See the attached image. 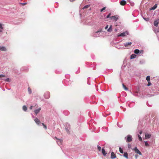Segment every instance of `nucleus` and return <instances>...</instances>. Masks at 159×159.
Returning <instances> with one entry per match:
<instances>
[{
  "label": "nucleus",
  "mask_w": 159,
  "mask_h": 159,
  "mask_svg": "<svg viewBox=\"0 0 159 159\" xmlns=\"http://www.w3.org/2000/svg\"><path fill=\"white\" fill-rule=\"evenodd\" d=\"M134 52L139 56H141L143 54V50H139L138 49H136L134 50Z\"/></svg>",
  "instance_id": "obj_1"
},
{
  "label": "nucleus",
  "mask_w": 159,
  "mask_h": 159,
  "mask_svg": "<svg viewBox=\"0 0 159 159\" xmlns=\"http://www.w3.org/2000/svg\"><path fill=\"white\" fill-rule=\"evenodd\" d=\"M65 129L67 133H69V129H70V125L68 123L65 124Z\"/></svg>",
  "instance_id": "obj_2"
},
{
  "label": "nucleus",
  "mask_w": 159,
  "mask_h": 159,
  "mask_svg": "<svg viewBox=\"0 0 159 159\" xmlns=\"http://www.w3.org/2000/svg\"><path fill=\"white\" fill-rule=\"evenodd\" d=\"M132 149L137 154H139L140 155H142V154L141 152L139 151V150L136 147H135L133 148H132Z\"/></svg>",
  "instance_id": "obj_3"
},
{
  "label": "nucleus",
  "mask_w": 159,
  "mask_h": 159,
  "mask_svg": "<svg viewBox=\"0 0 159 159\" xmlns=\"http://www.w3.org/2000/svg\"><path fill=\"white\" fill-rule=\"evenodd\" d=\"M128 34V32L127 31L123 32L120 34H118L117 37H124Z\"/></svg>",
  "instance_id": "obj_4"
},
{
  "label": "nucleus",
  "mask_w": 159,
  "mask_h": 159,
  "mask_svg": "<svg viewBox=\"0 0 159 159\" xmlns=\"http://www.w3.org/2000/svg\"><path fill=\"white\" fill-rule=\"evenodd\" d=\"M129 61L128 58H126L124 61L123 64L122 66L123 67H125L126 65H127V62Z\"/></svg>",
  "instance_id": "obj_5"
},
{
  "label": "nucleus",
  "mask_w": 159,
  "mask_h": 159,
  "mask_svg": "<svg viewBox=\"0 0 159 159\" xmlns=\"http://www.w3.org/2000/svg\"><path fill=\"white\" fill-rule=\"evenodd\" d=\"M123 45L125 46V47H123L122 48L120 47L119 48H118V49H120V48H128V47L129 46V42H127L125 43H124L123 44Z\"/></svg>",
  "instance_id": "obj_6"
},
{
  "label": "nucleus",
  "mask_w": 159,
  "mask_h": 159,
  "mask_svg": "<svg viewBox=\"0 0 159 159\" xmlns=\"http://www.w3.org/2000/svg\"><path fill=\"white\" fill-rule=\"evenodd\" d=\"M54 139H57V143L59 145H60L61 144V143L62 142V140L61 139H58L56 137H54Z\"/></svg>",
  "instance_id": "obj_7"
},
{
  "label": "nucleus",
  "mask_w": 159,
  "mask_h": 159,
  "mask_svg": "<svg viewBox=\"0 0 159 159\" xmlns=\"http://www.w3.org/2000/svg\"><path fill=\"white\" fill-rule=\"evenodd\" d=\"M159 22V19H156V20H155L154 22V26H155L156 27L158 26V24Z\"/></svg>",
  "instance_id": "obj_8"
},
{
  "label": "nucleus",
  "mask_w": 159,
  "mask_h": 159,
  "mask_svg": "<svg viewBox=\"0 0 159 159\" xmlns=\"http://www.w3.org/2000/svg\"><path fill=\"white\" fill-rule=\"evenodd\" d=\"M102 32V30L100 29L98 31L96 32H95L94 34H93V35L94 37H99V35H96L97 34H98V33H99L101 32Z\"/></svg>",
  "instance_id": "obj_9"
},
{
  "label": "nucleus",
  "mask_w": 159,
  "mask_h": 159,
  "mask_svg": "<svg viewBox=\"0 0 159 159\" xmlns=\"http://www.w3.org/2000/svg\"><path fill=\"white\" fill-rule=\"evenodd\" d=\"M44 97L46 98H48L50 97V93L49 92L46 93L44 94Z\"/></svg>",
  "instance_id": "obj_10"
},
{
  "label": "nucleus",
  "mask_w": 159,
  "mask_h": 159,
  "mask_svg": "<svg viewBox=\"0 0 159 159\" xmlns=\"http://www.w3.org/2000/svg\"><path fill=\"white\" fill-rule=\"evenodd\" d=\"M34 121L38 125H39L40 124H41V122L40 120L37 118H35L34 119Z\"/></svg>",
  "instance_id": "obj_11"
},
{
  "label": "nucleus",
  "mask_w": 159,
  "mask_h": 159,
  "mask_svg": "<svg viewBox=\"0 0 159 159\" xmlns=\"http://www.w3.org/2000/svg\"><path fill=\"white\" fill-rule=\"evenodd\" d=\"M111 20H114L115 21H116L118 20V17L117 16H111Z\"/></svg>",
  "instance_id": "obj_12"
},
{
  "label": "nucleus",
  "mask_w": 159,
  "mask_h": 159,
  "mask_svg": "<svg viewBox=\"0 0 159 159\" xmlns=\"http://www.w3.org/2000/svg\"><path fill=\"white\" fill-rule=\"evenodd\" d=\"M151 136V135L147 133L145 134V139H149Z\"/></svg>",
  "instance_id": "obj_13"
},
{
  "label": "nucleus",
  "mask_w": 159,
  "mask_h": 159,
  "mask_svg": "<svg viewBox=\"0 0 159 159\" xmlns=\"http://www.w3.org/2000/svg\"><path fill=\"white\" fill-rule=\"evenodd\" d=\"M0 50L2 51H7V49L5 47L0 46Z\"/></svg>",
  "instance_id": "obj_14"
},
{
  "label": "nucleus",
  "mask_w": 159,
  "mask_h": 159,
  "mask_svg": "<svg viewBox=\"0 0 159 159\" xmlns=\"http://www.w3.org/2000/svg\"><path fill=\"white\" fill-rule=\"evenodd\" d=\"M41 110V107H39V108L38 109H36V110H35L34 111V113L36 114H37L38 113H39V111H40Z\"/></svg>",
  "instance_id": "obj_15"
},
{
  "label": "nucleus",
  "mask_w": 159,
  "mask_h": 159,
  "mask_svg": "<svg viewBox=\"0 0 159 159\" xmlns=\"http://www.w3.org/2000/svg\"><path fill=\"white\" fill-rule=\"evenodd\" d=\"M111 157L112 159H114L116 157V155L113 152L111 153Z\"/></svg>",
  "instance_id": "obj_16"
},
{
  "label": "nucleus",
  "mask_w": 159,
  "mask_h": 159,
  "mask_svg": "<svg viewBox=\"0 0 159 159\" xmlns=\"http://www.w3.org/2000/svg\"><path fill=\"white\" fill-rule=\"evenodd\" d=\"M120 4L121 5L124 6L126 4V2L125 0H123L120 2Z\"/></svg>",
  "instance_id": "obj_17"
},
{
  "label": "nucleus",
  "mask_w": 159,
  "mask_h": 159,
  "mask_svg": "<svg viewBox=\"0 0 159 159\" xmlns=\"http://www.w3.org/2000/svg\"><path fill=\"white\" fill-rule=\"evenodd\" d=\"M107 31L108 32H111L112 31V25H111L110 26L109 28V29H108V30H107Z\"/></svg>",
  "instance_id": "obj_18"
},
{
  "label": "nucleus",
  "mask_w": 159,
  "mask_h": 159,
  "mask_svg": "<svg viewBox=\"0 0 159 159\" xmlns=\"http://www.w3.org/2000/svg\"><path fill=\"white\" fill-rule=\"evenodd\" d=\"M157 7V4H155L154 6L152 7L150 9L151 10H154Z\"/></svg>",
  "instance_id": "obj_19"
},
{
  "label": "nucleus",
  "mask_w": 159,
  "mask_h": 159,
  "mask_svg": "<svg viewBox=\"0 0 159 159\" xmlns=\"http://www.w3.org/2000/svg\"><path fill=\"white\" fill-rule=\"evenodd\" d=\"M136 57V55L135 54H132L130 57V59H133L134 58H135Z\"/></svg>",
  "instance_id": "obj_20"
},
{
  "label": "nucleus",
  "mask_w": 159,
  "mask_h": 159,
  "mask_svg": "<svg viewBox=\"0 0 159 159\" xmlns=\"http://www.w3.org/2000/svg\"><path fill=\"white\" fill-rule=\"evenodd\" d=\"M102 153L105 156L106 154V153H105V149L104 148H102Z\"/></svg>",
  "instance_id": "obj_21"
},
{
  "label": "nucleus",
  "mask_w": 159,
  "mask_h": 159,
  "mask_svg": "<svg viewBox=\"0 0 159 159\" xmlns=\"http://www.w3.org/2000/svg\"><path fill=\"white\" fill-rule=\"evenodd\" d=\"M23 110L24 111H26L27 110V107L25 105H24L23 107Z\"/></svg>",
  "instance_id": "obj_22"
},
{
  "label": "nucleus",
  "mask_w": 159,
  "mask_h": 159,
  "mask_svg": "<svg viewBox=\"0 0 159 159\" xmlns=\"http://www.w3.org/2000/svg\"><path fill=\"white\" fill-rule=\"evenodd\" d=\"M138 136L139 138V141L142 142V137L139 134H138Z\"/></svg>",
  "instance_id": "obj_23"
},
{
  "label": "nucleus",
  "mask_w": 159,
  "mask_h": 159,
  "mask_svg": "<svg viewBox=\"0 0 159 159\" xmlns=\"http://www.w3.org/2000/svg\"><path fill=\"white\" fill-rule=\"evenodd\" d=\"M139 63L140 64H143L145 63V61L144 60H142L140 61Z\"/></svg>",
  "instance_id": "obj_24"
},
{
  "label": "nucleus",
  "mask_w": 159,
  "mask_h": 159,
  "mask_svg": "<svg viewBox=\"0 0 159 159\" xmlns=\"http://www.w3.org/2000/svg\"><path fill=\"white\" fill-rule=\"evenodd\" d=\"M125 139H126V141L127 142H129V135H128L127 136V138L126 139V137H125Z\"/></svg>",
  "instance_id": "obj_25"
},
{
  "label": "nucleus",
  "mask_w": 159,
  "mask_h": 159,
  "mask_svg": "<svg viewBox=\"0 0 159 159\" xmlns=\"http://www.w3.org/2000/svg\"><path fill=\"white\" fill-rule=\"evenodd\" d=\"M122 85L123 88L125 89V90H128V89L126 87V86L123 84H122Z\"/></svg>",
  "instance_id": "obj_26"
},
{
  "label": "nucleus",
  "mask_w": 159,
  "mask_h": 159,
  "mask_svg": "<svg viewBox=\"0 0 159 159\" xmlns=\"http://www.w3.org/2000/svg\"><path fill=\"white\" fill-rule=\"evenodd\" d=\"M124 156L126 158H128V154L127 152H125L124 154Z\"/></svg>",
  "instance_id": "obj_27"
},
{
  "label": "nucleus",
  "mask_w": 159,
  "mask_h": 159,
  "mask_svg": "<svg viewBox=\"0 0 159 159\" xmlns=\"http://www.w3.org/2000/svg\"><path fill=\"white\" fill-rule=\"evenodd\" d=\"M150 77L149 76H147L146 78V80H147L148 81H150Z\"/></svg>",
  "instance_id": "obj_28"
},
{
  "label": "nucleus",
  "mask_w": 159,
  "mask_h": 159,
  "mask_svg": "<svg viewBox=\"0 0 159 159\" xmlns=\"http://www.w3.org/2000/svg\"><path fill=\"white\" fill-rule=\"evenodd\" d=\"M144 143H145V145L146 146L148 147V146H149V144L148 143V142L147 141H144Z\"/></svg>",
  "instance_id": "obj_29"
},
{
  "label": "nucleus",
  "mask_w": 159,
  "mask_h": 159,
  "mask_svg": "<svg viewBox=\"0 0 159 159\" xmlns=\"http://www.w3.org/2000/svg\"><path fill=\"white\" fill-rule=\"evenodd\" d=\"M119 150H120V152L121 153H123V151L122 149V148H121L120 147V148H119Z\"/></svg>",
  "instance_id": "obj_30"
},
{
  "label": "nucleus",
  "mask_w": 159,
  "mask_h": 159,
  "mask_svg": "<svg viewBox=\"0 0 159 159\" xmlns=\"http://www.w3.org/2000/svg\"><path fill=\"white\" fill-rule=\"evenodd\" d=\"M4 80L6 82H10L11 80L9 78H7L5 79H4Z\"/></svg>",
  "instance_id": "obj_31"
},
{
  "label": "nucleus",
  "mask_w": 159,
  "mask_h": 159,
  "mask_svg": "<svg viewBox=\"0 0 159 159\" xmlns=\"http://www.w3.org/2000/svg\"><path fill=\"white\" fill-rule=\"evenodd\" d=\"M89 6V5H87L85 6L83 8V9L88 8Z\"/></svg>",
  "instance_id": "obj_32"
},
{
  "label": "nucleus",
  "mask_w": 159,
  "mask_h": 159,
  "mask_svg": "<svg viewBox=\"0 0 159 159\" xmlns=\"http://www.w3.org/2000/svg\"><path fill=\"white\" fill-rule=\"evenodd\" d=\"M134 3L133 2H131L130 1V5L131 6H133L134 5Z\"/></svg>",
  "instance_id": "obj_33"
},
{
  "label": "nucleus",
  "mask_w": 159,
  "mask_h": 159,
  "mask_svg": "<svg viewBox=\"0 0 159 159\" xmlns=\"http://www.w3.org/2000/svg\"><path fill=\"white\" fill-rule=\"evenodd\" d=\"M28 91L29 93L30 94H31V90L30 89V88H29L28 89Z\"/></svg>",
  "instance_id": "obj_34"
},
{
  "label": "nucleus",
  "mask_w": 159,
  "mask_h": 159,
  "mask_svg": "<svg viewBox=\"0 0 159 159\" xmlns=\"http://www.w3.org/2000/svg\"><path fill=\"white\" fill-rule=\"evenodd\" d=\"M42 125L43 126V127L45 129H47V126L46 125H45L43 123H42Z\"/></svg>",
  "instance_id": "obj_35"
},
{
  "label": "nucleus",
  "mask_w": 159,
  "mask_h": 159,
  "mask_svg": "<svg viewBox=\"0 0 159 159\" xmlns=\"http://www.w3.org/2000/svg\"><path fill=\"white\" fill-rule=\"evenodd\" d=\"M105 8H106V7H104L102 8V9H101L100 11L101 12L103 11L104 10H105Z\"/></svg>",
  "instance_id": "obj_36"
},
{
  "label": "nucleus",
  "mask_w": 159,
  "mask_h": 159,
  "mask_svg": "<svg viewBox=\"0 0 159 159\" xmlns=\"http://www.w3.org/2000/svg\"><path fill=\"white\" fill-rule=\"evenodd\" d=\"M2 24L1 23H0V29H3V27H2Z\"/></svg>",
  "instance_id": "obj_37"
},
{
  "label": "nucleus",
  "mask_w": 159,
  "mask_h": 159,
  "mask_svg": "<svg viewBox=\"0 0 159 159\" xmlns=\"http://www.w3.org/2000/svg\"><path fill=\"white\" fill-rule=\"evenodd\" d=\"M148 83L147 84V86H149L151 85V83L150 82V81H148Z\"/></svg>",
  "instance_id": "obj_38"
},
{
  "label": "nucleus",
  "mask_w": 159,
  "mask_h": 159,
  "mask_svg": "<svg viewBox=\"0 0 159 159\" xmlns=\"http://www.w3.org/2000/svg\"><path fill=\"white\" fill-rule=\"evenodd\" d=\"M5 77V75L2 74L0 75V78H2Z\"/></svg>",
  "instance_id": "obj_39"
},
{
  "label": "nucleus",
  "mask_w": 159,
  "mask_h": 159,
  "mask_svg": "<svg viewBox=\"0 0 159 159\" xmlns=\"http://www.w3.org/2000/svg\"><path fill=\"white\" fill-rule=\"evenodd\" d=\"M98 148L99 151H100L101 148L100 147L98 146Z\"/></svg>",
  "instance_id": "obj_40"
},
{
  "label": "nucleus",
  "mask_w": 159,
  "mask_h": 159,
  "mask_svg": "<svg viewBox=\"0 0 159 159\" xmlns=\"http://www.w3.org/2000/svg\"><path fill=\"white\" fill-rule=\"evenodd\" d=\"M139 134H141L142 133V131L141 130H139Z\"/></svg>",
  "instance_id": "obj_41"
},
{
  "label": "nucleus",
  "mask_w": 159,
  "mask_h": 159,
  "mask_svg": "<svg viewBox=\"0 0 159 159\" xmlns=\"http://www.w3.org/2000/svg\"><path fill=\"white\" fill-rule=\"evenodd\" d=\"M132 140V136L130 135V142Z\"/></svg>",
  "instance_id": "obj_42"
},
{
  "label": "nucleus",
  "mask_w": 159,
  "mask_h": 159,
  "mask_svg": "<svg viewBox=\"0 0 159 159\" xmlns=\"http://www.w3.org/2000/svg\"><path fill=\"white\" fill-rule=\"evenodd\" d=\"M108 25H107L105 27V29H107L108 28Z\"/></svg>",
  "instance_id": "obj_43"
},
{
  "label": "nucleus",
  "mask_w": 159,
  "mask_h": 159,
  "mask_svg": "<svg viewBox=\"0 0 159 159\" xmlns=\"http://www.w3.org/2000/svg\"><path fill=\"white\" fill-rule=\"evenodd\" d=\"M110 15V14H108L107 16V18H108L109 17Z\"/></svg>",
  "instance_id": "obj_44"
},
{
  "label": "nucleus",
  "mask_w": 159,
  "mask_h": 159,
  "mask_svg": "<svg viewBox=\"0 0 159 159\" xmlns=\"http://www.w3.org/2000/svg\"><path fill=\"white\" fill-rule=\"evenodd\" d=\"M32 108H33V106H31L30 107V110H32Z\"/></svg>",
  "instance_id": "obj_45"
},
{
  "label": "nucleus",
  "mask_w": 159,
  "mask_h": 159,
  "mask_svg": "<svg viewBox=\"0 0 159 159\" xmlns=\"http://www.w3.org/2000/svg\"><path fill=\"white\" fill-rule=\"evenodd\" d=\"M21 4L23 5H24L25 4H26V3H21Z\"/></svg>",
  "instance_id": "obj_46"
},
{
  "label": "nucleus",
  "mask_w": 159,
  "mask_h": 159,
  "mask_svg": "<svg viewBox=\"0 0 159 159\" xmlns=\"http://www.w3.org/2000/svg\"><path fill=\"white\" fill-rule=\"evenodd\" d=\"M2 30L1 29H0V32H1L2 31Z\"/></svg>",
  "instance_id": "obj_47"
},
{
  "label": "nucleus",
  "mask_w": 159,
  "mask_h": 159,
  "mask_svg": "<svg viewBox=\"0 0 159 159\" xmlns=\"http://www.w3.org/2000/svg\"><path fill=\"white\" fill-rule=\"evenodd\" d=\"M75 0H70V1L71 2H73L74 1H75Z\"/></svg>",
  "instance_id": "obj_48"
},
{
  "label": "nucleus",
  "mask_w": 159,
  "mask_h": 159,
  "mask_svg": "<svg viewBox=\"0 0 159 159\" xmlns=\"http://www.w3.org/2000/svg\"><path fill=\"white\" fill-rule=\"evenodd\" d=\"M143 19H145L147 21L148 20V18H147V19H145L144 18H143Z\"/></svg>",
  "instance_id": "obj_49"
},
{
  "label": "nucleus",
  "mask_w": 159,
  "mask_h": 159,
  "mask_svg": "<svg viewBox=\"0 0 159 159\" xmlns=\"http://www.w3.org/2000/svg\"><path fill=\"white\" fill-rule=\"evenodd\" d=\"M37 106H37V105L36 104L34 107H37Z\"/></svg>",
  "instance_id": "obj_50"
},
{
  "label": "nucleus",
  "mask_w": 159,
  "mask_h": 159,
  "mask_svg": "<svg viewBox=\"0 0 159 159\" xmlns=\"http://www.w3.org/2000/svg\"><path fill=\"white\" fill-rule=\"evenodd\" d=\"M128 148H129V144H128Z\"/></svg>",
  "instance_id": "obj_51"
},
{
  "label": "nucleus",
  "mask_w": 159,
  "mask_h": 159,
  "mask_svg": "<svg viewBox=\"0 0 159 159\" xmlns=\"http://www.w3.org/2000/svg\"><path fill=\"white\" fill-rule=\"evenodd\" d=\"M96 35H99V34H98H98H96Z\"/></svg>",
  "instance_id": "obj_52"
},
{
  "label": "nucleus",
  "mask_w": 159,
  "mask_h": 159,
  "mask_svg": "<svg viewBox=\"0 0 159 159\" xmlns=\"http://www.w3.org/2000/svg\"><path fill=\"white\" fill-rule=\"evenodd\" d=\"M129 44H130V46L131 44V42H130Z\"/></svg>",
  "instance_id": "obj_53"
},
{
  "label": "nucleus",
  "mask_w": 159,
  "mask_h": 159,
  "mask_svg": "<svg viewBox=\"0 0 159 159\" xmlns=\"http://www.w3.org/2000/svg\"><path fill=\"white\" fill-rule=\"evenodd\" d=\"M137 155H135V157H136V158H137Z\"/></svg>",
  "instance_id": "obj_54"
},
{
  "label": "nucleus",
  "mask_w": 159,
  "mask_h": 159,
  "mask_svg": "<svg viewBox=\"0 0 159 159\" xmlns=\"http://www.w3.org/2000/svg\"><path fill=\"white\" fill-rule=\"evenodd\" d=\"M117 125L119 127V124H117Z\"/></svg>",
  "instance_id": "obj_55"
},
{
  "label": "nucleus",
  "mask_w": 159,
  "mask_h": 159,
  "mask_svg": "<svg viewBox=\"0 0 159 159\" xmlns=\"http://www.w3.org/2000/svg\"><path fill=\"white\" fill-rule=\"evenodd\" d=\"M32 117H33V118H34V116H32Z\"/></svg>",
  "instance_id": "obj_56"
},
{
  "label": "nucleus",
  "mask_w": 159,
  "mask_h": 159,
  "mask_svg": "<svg viewBox=\"0 0 159 159\" xmlns=\"http://www.w3.org/2000/svg\"><path fill=\"white\" fill-rule=\"evenodd\" d=\"M129 148H130V147H129Z\"/></svg>",
  "instance_id": "obj_57"
},
{
  "label": "nucleus",
  "mask_w": 159,
  "mask_h": 159,
  "mask_svg": "<svg viewBox=\"0 0 159 159\" xmlns=\"http://www.w3.org/2000/svg\"><path fill=\"white\" fill-rule=\"evenodd\" d=\"M149 106L151 107V105H149Z\"/></svg>",
  "instance_id": "obj_58"
}]
</instances>
